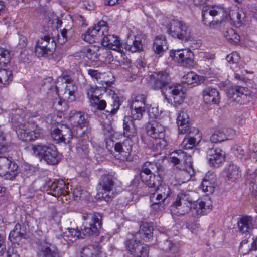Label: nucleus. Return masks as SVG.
<instances>
[{
  "label": "nucleus",
  "mask_w": 257,
  "mask_h": 257,
  "mask_svg": "<svg viewBox=\"0 0 257 257\" xmlns=\"http://www.w3.org/2000/svg\"><path fill=\"white\" fill-rule=\"evenodd\" d=\"M63 137L64 138V142L65 143H69L71 139L72 138V133L70 128L65 125L61 126Z\"/></svg>",
  "instance_id": "nucleus-56"
},
{
  "label": "nucleus",
  "mask_w": 257,
  "mask_h": 257,
  "mask_svg": "<svg viewBox=\"0 0 257 257\" xmlns=\"http://www.w3.org/2000/svg\"><path fill=\"white\" fill-rule=\"evenodd\" d=\"M169 160L171 162L175 165L181 162H183L184 167L181 170L178 174L183 176V178H180V181L179 182L185 183L191 179L194 172L190 153L179 149L171 153Z\"/></svg>",
  "instance_id": "nucleus-5"
},
{
  "label": "nucleus",
  "mask_w": 257,
  "mask_h": 257,
  "mask_svg": "<svg viewBox=\"0 0 257 257\" xmlns=\"http://www.w3.org/2000/svg\"><path fill=\"white\" fill-rule=\"evenodd\" d=\"M170 194L171 191L168 186H160L156 189L155 192L151 195L150 201L152 203H163Z\"/></svg>",
  "instance_id": "nucleus-25"
},
{
  "label": "nucleus",
  "mask_w": 257,
  "mask_h": 257,
  "mask_svg": "<svg viewBox=\"0 0 257 257\" xmlns=\"http://www.w3.org/2000/svg\"><path fill=\"white\" fill-rule=\"evenodd\" d=\"M168 49L166 38L163 35H159L156 37L153 45L154 52L160 56Z\"/></svg>",
  "instance_id": "nucleus-34"
},
{
  "label": "nucleus",
  "mask_w": 257,
  "mask_h": 257,
  "mask_svg": "<svg viewBox=\"0 0 257 257\" xmlns=\"http://www.w3.org/2000/svg\"><path fill=\"white\" fill-rule=\"evenodd\" d=\"M56 43L49 35L41 37L35 46V53L38 57H47L52 54L55 49Z\"/></svg>",
  "instance_id": "nucleus-10"
},
{
  "label": "nucleus",
  "mask_w": 257,
  "mask_h": 257,
  "mask_svg": "<svg viewBox=\"0 0 257 257\" xmlns=\"http://www.w3.org/2000/svg\"><path fill=\"white\" fill-rule=\"evenodd\" d=\"M77 154L82 158H87L89 156V148L87 142L83 139H79L76 144Z\"/></svg>",
  "instance_id": "nucleus-38"
},
{
  "label": "nucleus",
  "mask_w": 257,
  "mask_h": 257,
  "mask_svg": "<svg viewBox=\"0 0 257 257\" xmlns=\"http://www.w3.org/2000/svg\"><path fill=\"white\" fill-rule=\"evenodd\" d=\"M123 135L131 139L137 136V132L135 122L131 119L130 116H124L123 118Z\"/></svg>",
  "instance_id": "nucleus-31"
},
{
  "label": "nucleus",
  "mask_w": 257,
  "mask_h": 257,
  "mask_svg": "<svg viewBox=\"0 0 257 257\" xmlns=\"http://www.w3.org/2000/svg\"><path fill=\"white\" fill-rule=\"evenodd\" d=\"M102 252L99 245H90L83 248L81 257H101Z\"/></svg>",
  "instance_id": "nucleus-36"
},
{
  "label": "nucleus",
  "mask_w": 257,
  "mask_h": 257,
  "mask_svg": "<svg viewBox=\"0 0 257 257\" xmlns=\"http://www.w3.org/2000/svg\"><path fill=\"white\" fill-rule=\"evenodd\" d=\"M112 108L109 109L107 108L106 112L108 113V115H113L116 113L120 107V104L118 100H114L112 104Z\"/></svg>",
  "instance_id": "nucleus-59"
},
{
  "label": "nucleus",
  "mask_w": 257,
  "mask_h": 257,
  "mask_svg": "<svg viewBox=\"0 0 257 257\" xmlns=\"http://www.w3.org/2000/svg\"><path fill=\"white\" fill-rule=\"evenodd\" d=\"M85 221V226L83 230L84 235L97 236L102 226V216L100 213L86 214L82 216Z\"/></svg>",
  "instance_id": "nucleus-8"
},
{
  "label": "nucleus",
  "mask_w": 257,
  "mask_h": 257,
  "mask_svg": "<svg viewBox=\"0 0 257 257\" xmlns=\"http://www.w3.org/2000/svg\"><path fill=\"white\" fill-rule=\"evenodd\" d=\"M10 119L13 124L17 136L23 141H34L43 134V130L34 122L22 123L20 121L26 117L21 109L12 110L10 114Z\"/></svg>",
  "instance_id": "nucleus-3"
},
{
  "label": "nucleus",
  "mask_w": 257,
  "mask_h": 257,
  "mask_svg": "<svg viewBox=\"0 0 257 257\" xmlns=\"http://www.w3.org/2000/svg\"><path fill=\"white\" fill-rule=\"evenodd\" d=\"M245 153L244 149L241 146L237 147L234 151V153L236 157L241 160L246 159Z\"/></svg>",
  "instance_id": "nucleus-61"
},
{
  "label": "nucleus",
  "mask_w": 257,
  "mask_h": 257,
  "mask_svg": "<svg viewBox=\"0 0 257 257\" xmlns=\"http://www.w3.org/2000/svg\"><path fill=\"white\" fill-rule=\"evenodd\" d=\"M10 145L6 141L5 136L3 132L0 131V154L5 153L9 151Z\"/></svg>",
  "instance_id": "nucleus-53"
},
{
  "label": "nucleus",
  "mask_w": 257,
  "mask_h": 257,
  "mask_svg": "<svg viewBox=\"0 0 257 257\" xmlns=\"http://www.w3.org/2000/svg\"><path fill=\"white\" fill-rule=\"evenodd\" d=\"M46 191L48 194L55 197L66 195L68 192V187L63 180H56L52 183H48Z\"/></svg>",
  "instance_id": "nucleus-19"
},
{
  "label": "nucleus",
  "mask_w": 257,
  "mask_h": 257,
  "mask_svg": "<svg viewBox=\"0 0 257 257\" xmlns=\"http://www.w3.org/2000/svg\"><path fill=\"white\" fill-rule=\"evenodd\" d=\"M81 237V233L77 229L68 228V231L58 235L57 238L62 243H69Z\"/></svg>",
  "instance_id": "nucleus-30"
},
{
  "label": "nucleus",
  "mask_w": 257,
  "mask_h": 257,
  "mask_svg": "<svg viewBox=\"0 0 257 257\" xmlns=\"http://www.w3.org/2000/svg\"><path fill=\"white\" fill-rule=\"evenodd\" d=\"M73 195L75 200H85L87 198L88 193L86 190L82 189L80 186H78L73 190Z\"/></svg>",
  "instance_id": "nucleus-51"
},
{
  "label": "nucleus",
  "mask_w": 257,
  "mask_h": 257,
  "mask_svg": "<svg viewBox=\"0 0 257 257\" xmlns=\"http://www.w3.org/2000/svg\"><path fill=\"white\" fill-rule=\"evenodd\" d=\"M153 228L146 223L141 225L140 230L133 239L126 240L125 245L128 251L135 257H148V247L141 243V241H149L152 237Z\"/></svg>",
  "instance_id": "nucleus-4"
},
{
  "label": "nucleus",
  "mask_w": 257,
  "mask_h": 257,
  "mask_svg": "<svg viewBox=\"0 0 257 257\" xmlns=\"http://www.w3.org/2000/svg\"><path fill=\"white\" fill-rule=\"evenodd\" d=\"M182 81L193 87L196 86L199 81V76L193 72H190L183 76Z\"/></svg>",
  "instance_id": "nucleus-42"
},
{
  "label": "nucleus",
  "mask_w": 257,
  "mask_h": 257,
  "mask_svg": "<svg viewBox=\"0 0 257 257\" xmlns=\"http://www.w3.org/2000/svg\"><path fill=\"white\" fill-rule=\"evenodd\" d=\"M58 80L66 83L65 90L63 93H61L58 90V87H55L57 95L61 97L64 100L72 102L75 100V93L77 90V86L73 82L72 79L67 75H63L59 77Z\"/></svg>",
  "instance_id": "nucleus-12"
},
{
  "label": "nucleus",
  "mask_w": 257,
  "mask_h": 257,
  "mask_svg": "<svg viewBox=\"0 0 257 257\" xmlns=\"http://www.w3.org/2000/svg\"><path fill=\"white\" fill-rule=\"evenodd\" d=\"M37 257H59V252L55 245L43 241L39 245L37 252Z\"/></svg>",
  "instance_id": "nucleus-22"
},
{
  "label": "nucleus",
  "mask_w": 257,
  "mask_h": 257,
  "mask_svg": "<svg viewBox=\"0 0 257 257\" xmlns=\"http://www.w3.org/2000/svg\"><path fill=\"white\" fill-rule=\"evenodd\" d=\"M228 96L233 101L240 104H245L250 101L251 97L246 89L243 87L235 86L231 88L228 92Z\"/></svg>",
  "instance_id": "nucleus-17"
},
{
  "label": "nucleus",
  "mask_w": 257,
  "mask_h": 257,
  "mask_svg": "<svg viewBox=\"0 0 257 257\" xmlns=\"http://www.w3.org/2000/svg\"><path fill=\"white\" fill-rule=\"evenodd\" d=\"M227 136L222 130H216L210 137V141L212 143H218L222 142L228 139Z\"/></svg>",
  "instance_id": "nucleus-45"
},
{
  "label": "nucleus",
  "mask_w": 257,
  "mask_h": 257,
  "mask_svg": "<svg viewBox=\"0 0 257 257\" xmlns=\"http://www.w3.org/2000/svg\"><path fill=\"white\" fill-rule=\"evenodd\" d=\"M170 78L165 71L154 73L150 76V83L155 89H161L166 99L172 97L175 105H180L184 100L186 94L183 86L179 84H169Z\"/></svg>",
  "instance_id": "nucleus-2"
},
{
  "label": "nucleus",
  "mask_w": 257,
  "mask_h": 257,
  "mask_svg": "<svg viewBox=\"0 0 257 257\" xmlns=\"http://www.w3.org/2000/svg\"><path fill=\"white\" fill-rule=\"evenodd\" d=\"M239 230L242 233H249L254 228V221L250 216H244L238 221Z\"/></svg>",
  "instance_id": "nucleus-29"
},
{
  "label": "nucleus",
  "mask_w": 257,
  "mask_h": 257,
  "mask_svg": "<svg viewBox=\"0 0 257 257\" xmlns=\"http://www.w3.org/2000/svg\"><path fill=\"white\" fill-rule=\"evenodd\" d=\"M147 134L152 138H165L164 126L156 120L149 121L146 126Z\"/></svg>",
  "instance_id": "nucleus-24"
},
{
  "label": "nucleus",
  "mask_w": 257,
  "mask_h": 257,
  "mask_svg": "<svg viewBox=\"0 0 257 257\" xmlns=\"http://www.w3.org/2000/svg\"><path fill=\"white\" fill-rule=\"evenodd\" d=\"M187 135L183 139L180 145L179 149L184 151L185 150H190L191 155L193 153L192 150L198 144V142L201 139V136L199 130L195 127H191L188 132L186 133Z\"/></svg>",
  "instance_id": "nucleus-14"
},
{
  "label": "nucleus",
  "mask_w": 257,
  "mask_h": 257,
  "mask_svg": "<svg viewBox=\"0 0 257 257\" xmlns=\"http://www.w3.org/2000/svg\"><path fill=\"white\" fill-rule=\"evenodd\" d=\"M203 22L206 26L215 28L225 19H229L236 27L241 26L245 22L244 12L236 7L229 11L220 5L205 6L202 11Z\"/></svg>",
  "instance_id": "nucleus-1"
},
{
  "label": "nucleus",
  "mask_w": 257,
  "mask_h": 257,
  "mask_svg": "<svg viewBox=\"0 0 257 257\" xmlns=\"http://www.w3.org/2000/svg\"><path fill=\"white\" fill-rule=\"evenodd\" d=\"M207 154L208 163L212 166L218 167L225 160V153L220 149L209 148Z\"/></svg>",
  "instance_id": "nucleus-23"
},
{
  "label": "nucleus",
  "mask_w": 257,
  "mask_h": 257,
  "mask_svg": "<svg viewBox=\"0 0 257 257\" xmlns=\"http://www.w3.org/2000/svg\"><path fill=\"white\" fill-rule=\"evenodd\" d=\"M88 74L92 77L96 79L100 78L101 74L97 70L90 69L88 70Z\"/></svg>",
  "instance_id": "nucleus-63"
},
{
  "label": "nucleus",
  "mask_w": 257,
  "mask_h": 257,
  "mask_svg": "<svg viewBox=\"0 0 257 257\" xmlns=\"http://www.w3.org/2000/svg\"><path fill=\"white\" fill-rule=\"evenodd\" d=\"M11 56L8 50L0 48V65L5 66L10 62Z\"/></svg>",
  "instance_id": "nucleus-50"
},
{
  "label": "nucleus",
  "mask_w": 257,
  "mask_h": 257,
  "mask_svg": "<svg viewBox=\"0 0 257 257\" xmlns=\"http://www.w3.org/2000/svg\"><path fill=\"white\" fill-rule=\"evenodd\" d=\"M170 56L183 66H190L193 64V54L188 49L172 50Z\"/></svg>",
  "instance_id": "nucleus-15"
},
{
  "label": "nucleus",
  "mask_w": 257,
  "mask_h": 257,
  "mask_svg": "<svg viewBox=\"0 0 257 257\" xmlns=\"http://www.w3.org/2000/svg\"><path fill=\"white\" fill-rule=\"evenodd\" d=\"M131 115L129 116L131 119L135 120H140L143 118V116L146 111V109L138 108H131Z\"/></svg>",
  "instance_id": "nucleus-52"
},
{
  "label": "nucleus",
  "mask_w": 257,
  "mask_h": 257,
  "mask_svg": "<svg viewBox=\"0 0 257 257\" xmlns=\"http://www.w3.org/2000/svg\"><path fill=\"white\" fill-rule=\"evenodd\" d=\"M48 148H49V144H36L33 145L32 146L33 154L39 159H42L47 153Z\"/></svg>",
  "instance_id": "nucleus-40"
},
{
  "label": "nucleus",
  "mask_w": 257,
  "mask_h": 257,
  "mask_svg": "<svg viewBox=\"0 0 257 257\" xmlns=\"http://www.w3.org/2000/svg\"><path fill=\"white\" fill-rule=\"evenodd\" d=\"M51 136L56 143L64 142V138L63 137L62 128H57L54 129L51 133Z\"/></svg>",
  "instance_id": "nucleus-55"
},
{
  "label": "nucleus",
  "mask_w": 257,
  "mask_h": 257,
  "mask_svg": "<svg viewBox=\"0 0 257 257\" xmlns=\"http://www.w3.org/2000/svg\"><path fill=\"white\" fill-rule=\"evenodd\" d=\"M114 150L118 153L115 155V157L117 160L122 162L132 160V141L131 140L126 139L122 142L116 143L114 146Z\"/></svg>",
  "instance_id": "nucleus-13"
},
{
  "label": "nucleus",
  "mask_w": 257,
  "mask_h": 257,
  "mask_svg": "<svg viewBox=\"0 0 257 257\" xmlns=\"http://www.w3.org/2000/svg\"><path fill=\"white\" fill-rule=\"evenodd\" d=\"M89 101L90 106L94 109L103 110L106 107V101L100 96L95 97Z\"/></svg>",
  "instance_id": "nucleus-43"
},
{
  "label": "nucleus",
  "mask_w": 257,
  "mask_h": 257,
  "mask_svg": "<svg viewBox=\"0 0 257 257\" xmlns=\"http://www.w3.org/2000/svg\"><path fill=\"white\" fill-rule=\"evenodd\" d=\"M240 59L239 56L237 52H233L226 56V60L229 63H237Z\"/></svg>",
  "instance_id": "nucleus-60"
},
{
  "label": "nucleus",
  "mask_w": 257,
  "mask_h": 257,
  "mask_svg": "<svg viewBox=\"0 0 257 257\" xmlns=\"http://www.w3.org/2000/svg\"><path fill=\"white\" fill-rule=\"evenodd\" d=\"M146 97L144 94H139L134 97L131 104V108L146 109Z\"/></svg>",
  "instance_id": "nucleus-44"
},
{
  "label": "nucleus",
  "mask_w": 257,
  "mask_h": 257,
  "mask_svg": "<svg viewBox=\"0 0 257 257\" xmlns=\"http://www.w3.org/2000/svg\"><path fill=\"white\" fill-rule=\"evenodd\" d=\"M142 181L149 188L156 189L160 185L161 177L155 174H145L140 173Z\"/></svg>",
  "instance_id": "nucleus-33"
},
{
  "label": "nucleus",
  "mask_w": 257,
  "mask_h": 257,
  "mask_svg": "<svg viewBox=\"0 0 257 257\" xmlns=\"http://www.w3.org/2000/svg\"><path fill=\"white\" fill-rule=\"evenodd\" d=\"M47 153L45 155L43 158L48 164L54 165L58 162V152L56 147L52 144H49Z\"/></svg>",
  "instance_id": "nucleus-37"
},
{
  "label": "nucleus",
  "mask_w": 257,
  "mask_h": 257,
  "mask_svg": "<svg viewBox=\"0 0 257 257\" xmlns=\"http://www.w3.org/2000/svg\"><path fill=\"white\" fill-rule=\"evenodd\" d=\"M114 186L113 177L110 175L105 174L102 176L98 188L99 193H101V197L108 200L113 197L112 191Z\"/></svg>",
  "instance_id": "nucleus-16"
},
{
  "label": "nucleus",
  "mask_w": 257,
  "mask_h": 257,
  "mask_svg": "<svg viewBox=\"0 0 257 257\" xmlns=\"http://www.w3.org/2000/svg\"><path fill=\"white\" fill-rule=\"evenodd\" d=\"M162 249L165 251H171L175 253L178 250V247L171 241L166 240L163 245Z\"/></svg>",
  "instance_id": "nucleus-54"
},
{
  "label": "nucleus",
  "mask_w": 257,
  "mask_h": 257,
  "mask_svg": "<svg viewBox=\"0 0 257 257\" xmlns=\"http://www.w3.org/2000/svg\"><path fill=\"white\" fill-rule=\"evenodd\" d=\"M167 33L174 38L187 41L191 38V31L189 26L179 20H170L167 24Z\"/></svg>",
  "instance_id": "nucleus-6"
},
{
  "label": "nucleus",
  "mask_w": 257,
  "mask_h": 257,
  "mask_svg": "<svg viewBox=\"0 0 257 257\" xmlns=\"http://www.w3.org/2000/svg\"><path fill=\"white\" fill-rule=\"evenodd\" d=\"M85 56L91 61H95L97 57V54L95 53L94 49L91 48H87L85 50Z\"/></svg>",
  "instance_id": "nucleus-57"
},
{
  "label": "nucleus",
  "mask_w": 257,
  "mask_h": 257,
  "mask_svg": "<svg viewBox=\"0 0 257 257\" xmlns=\"http://www.w3.org/2000/svg\"><path fill=\"white\" fill-rule=\"evenodd\" d=\"M226 176L228 180L234 181L241 176L240 168L234 164H230L227 168Z\"/></svg>",
  "instance_id": "nucleus-39"
},
{
  "label": "nucleus",
  "mask_w": 257,
  "mask_h": 257,
  "mask_svg": "<svg viewBox=\"0 0 257 257\" xmlns=\"http://www.w3.org/2000/svg\"><path fill=\"white\" fill-rule=\"evenodd\" d=\"M12 73L10 70L0 69V87L7 85L12 80Z\"/></svg>",
  "instance_id": "nucleus-41"
},
{
  "label": "nucleus",
  "mask_w": 257,
  "mask_h": 257,
  "mask_svg": "<svg viewBox=\"0 0 257 257\" xmlns=\"http://www.w3.org/2000/svg\"><path fill=\"white\" fill-rule=\"evenodd\" d=\"M204 101L206 104H216L219 101L218 91L214 88L207 87L202 92Z\"/></svg>",
  "instance_id": "nucleus-28"
},
{
  "label": "nucleus",
  "mask_w": 257,
  "mask_h": 257,
  "mask_svg": "<svg viewBox=\"0 0 257 257\" xmlns=\"http://www.w3.org/2000/svg\"><path fill=\"white\" fill-rule=\"evenodd\" d=\"M124 47L126 50L133 53L140 52L143 49L141 41L131 36L128 37Z\"/></svg>",
  "instance_id": "nucleus-35"
},
{
  "label": "nucleus",
  "mask_w": 257,
  "mask_h": 257,
  "mask_svg": "<svg viewBox=\"0 0 257 257\" xmlns=\"http://www.w3.org/2000/svg\"><path fill=\"white\" fill-rule=\"evenodd\" d=\"M108 30L107 23L102 20L88 28L85 33L82 34L81 38L87 42L93 43L101 41V37L107 33Z\"/></svg>",
  "instance_id": "nucleus-9"
},
{
  "label": "nucleus",
  "mask_w": 257,
  "mask_h": 257,
  "mask_svg": "<svg viewBox=\"0 0 257 257\" xmlns=\"http://www.w3.org/2000/svg\"><path fill=\"white\" fill-rule=\"evenodd\" d=\"M27 45V39L23 35H21L19 37V41L17 44V48L19 49L24 48Z\"/></svg>",
  "instance_id": "nucleus-62"
},
{
  "label": "nucleus",
  "mask_w": 257,
  "mask_h": 257,
  "mask_svg": "<svg viewBox=\"0 0 257 257\" xmlns=\"http://www.w3.org/2000/svg\"><path fill=\"white\" fill-rule=\"evenodd\" d=\"M68 25H65L64 26V28L61 32V36L63 38V42H64L65 41L67 40V32L68 30H70L72 28V21L70 17H69V22L68 23ZM60 43H62L61 42Z\"/></svg>",
  "instance_id": "nucleus-58"
},
{
  "label": "nucleus",
  "mask_w": 257,
  "mask_h": 257,
  "mask_svg": "<svg viewBox=\"0 0 257 257\" xmlns=\"http://www.w3.org/2000/svg\"><path fill=\"white\" fill-rule=\"evenodd\" d=\"M152 208L156 211L161 210L163 209V205L160 203H152L151 204Z\"/></svg>",
  "instance_id": "nucleus-64"
},
{
  "label": "nucleus",
  "mask_w": 257,
  "mask_h": 257,
  "mask_svg": "<svg viewBox=\"0 0 257 257\" xmlns=\"http://www.w3.org/2000/svg\"><path fill=\"white\" fill-rule=\"evenodd\" d=\"M18 165L12 158L0 156V176L13 180L17 174Z\"/></svg>",
  "instance_id": "nucleus-11"
},
{
  "label": "nucleus",
  "mask_w": 257,
  "mask_h": 257,
  "mask_svg": "<svg viewBox=\"0 0 257 257\" xmlns=\"http://www.w3.org/2000/svg\"><path fill=\"white\" fill-rule=\"evenodd\" d=\"M24 234L21 231V225L17 224L13 230L9 234V238L12 242L18 241L23 236Z\"/></svg>",
  "instance_id": "nucleus-47"
},
{
  "label": "nucleus",
  "mask_w": 257,
  "mask_h": 257,
  "mask_svg": "<svg viewBox=\"0 0 257 257\" xmlns=\"http://www.w3.org/2000/svg\"><path fill=\"white\" fill-rule=\"evenodd\" d=\"M192 201L189 192L182 191L177 194L170 210L174 214L184 215L191 210Z\"/></svg>",
  "instance_id": "nucleus-7"
},
{
  "label": "nucleus",
  "mask_w": 257,
  "mask_h": 257,
  "mask_svg": "<svg viewBox=\"0 0 257 257\" xmlns=\"http://www.w3.org/2000/svg\"><path fill=\"white\" fill-rule=\"evenodd\" d=\"M210 202L207 199H199L192 201L191 210L196 216L204 215L211 210Z\"/></svg>",
  "instance_id": "nucleus-20"
},
{
  "label": "nucleus",
  "mask_w": 257,
  "mask_h": 257,
  "mask_svg": "<svg viewBox=\"0 0 257 257\" xmlns=\"http://www.w3.org/2000/svg\"><path fill=\"white\" fill-rule=\"evenodd\" d=\"M103 88H99L96 86H89L86 90V94L89 100L95 97L101 96V92L103 90Z\"/></svg>",
  "instance_id": "nucleus-46"
},
{
  "label": "nucleus",
  "mask_w": 257,
  "mask_h": 257,
  "mask_svg": "<svg viewBox=\"0 0 257 257\" xmlns=\"http://www.w3.org/2000/svg\"><path fill=\"white\" fill-rule=\"evenodd\" d=\"M224 37L228 40L235 43H238L240 41L239 36L236 34L235 30L233 29H228L224 33Z\"/></svg>",
  "instance_id": "nucleus-49"
},
{
  "label": "nucleus",
  "mask_w": 257,
  "mask_h": 257,
  "mask_svg": "<svg viewBox=\"0 0 257 257\" xmlns=\"http://www.w3.org/2000/svg\"><path fill=\"white\" fill-rule=\"evenodd\" d=\"M69 120L73 127H76L77 131L79 129L81 130L80 134L84 132L83 128L86 127L88 125L87 121L84 114L81 111H71L69 115Z\"/></svg>",
  "instance_id": "nucleus-21"
},
{
  "label": "nucleus",
  "mask_w": 257,
  "mask_h": 257,
  "mask_svg": "<svg viewBox=\"0 0 257 257\" xmlns=\"http://www.w3.org/2000/svg\"><path fill=\"white\" fill-rule=\"evenodd\" d=\"M190 118L187 111L185 109L181 110L178 114L177 123L180 134H184L191 127H190Z\"/></svg>",
  "instance_id": "nucleus-26"
},
{
  "label": "nucleus",
  "mask_w": 257,
  "mask_h": 257,
  "mask_svg": "<svg viewBox=\"0 0 257 257\" xmlns=\"http://www.w3.org/2000/svg\"><path fill=\"white\" fill-rule=\"evenodd\" d=\"M216 178L213 172H208L203 179L201 188L207 194L212 193L215 187Z\"/></svg>",
  "instance_id": "nucleus-27"
},
{
  "label": "nucleus",
  "mask_w": 257,
  "mask_h": 257,
  "mask_svg": "<svg viewBox=\"0 0 257 257\" xmlns=\"http://www.w3.org/2000/svg\"><path fill=\"white\" fill-rule=\"evenodd\" d=\"M102 45L118 52L123 53V47L119 37L114 34L105 33L101 40Z\"/></svg>",
  "instance_id": "nucleus-18"
},
{
  "label": "nucleus",
  "mask_w": 257,
  "mask_h": 257,
  "mask_svg": "<svg viewBox=\"0 0 257 257\" xmlns=\"http://www.w3.org/2000/svg\"><path fill=\"white\" fill-rule=\"evenodd\" d=\"M152 148L155 150H162L168 145L165 138H153Z\"/></svg>",
  "instance_id": "nucleus-48"
},
{
  "label": "nucleus",
  "mask_w": 257,
  "mask_h": 257,
  "mask_svg": "<svg viewBox=\"0 0 257 257\" xmlns=\"http://www.w3.org/2000/svg\"><path fill=\"white\" fill-rule=\"evenodd\" d=\"M162 166L160 163L156 162L147 161L143 164L140 173L145 174H155L157 173V175H162Z\"/></svg>",
  "instance_id": "nucleus-32"
}]
</instances>
